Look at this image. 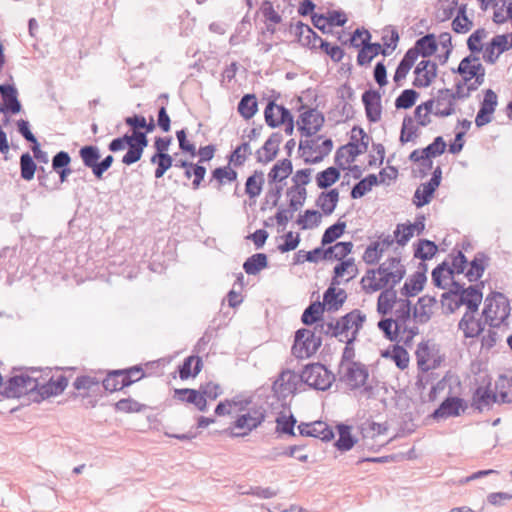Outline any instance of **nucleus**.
I'll use <instances>...</instances> for the list:
<instances>
[{
    "label": "nucleus",
    "instance_id": "1",
    "mask_svg": "<svg viewBox=\"0 0 512 512\" xmlns=\"http://www.w3.org/2000/svg\"><path fill=\"white\" fill-rule=\"evenodd\" d=\"M147 146L148 138L146 132L131 131V133H125L120 137L112 139L108 144V150L116 153L127 148V152L122 157V163L130 166L142 158Z\"/></svg>",
    "mask_w": 512,
    "mask_h": 512
},
{
    "label": "nucleus",
    "instance_id": "2",
    "mask_svg": "<svg viewBox=\"0 0 512 512\" xmlns=\"http://www.w3.org/2000/svg\"><path fill=\"white\" fill-rule=\"evenodd\" d=\"M27 373H21L10 377L0 390V394L5 398H20L22 395H29V399L35 396V389L38 387V376L36 373L41 371L37 368H27Z\"/></svg>",
    "mask_w": 512,
    "mask_h": 512
},
{
    "label": "nucleus",
    "instance_id": "3",
    "mask_svg": "<svg viewBox=\"0 0 512 512\" xmlns=\"http://www.w3.org/2000/svg\"><path fill=\"white\" fill-rule=\"evenodd\" d=\"M508 298L501 292H493L485 299L483 316L491 327H499L510 315Z\"/></svg>",
    "mask_w": 512,
    "mask_h": 512
},
{
    "label": "nucleus",
    "instance_id": "4",
    "mask_svg": "<svg viewBox=\"0 0 512 512\" xmlns=\"http://www.w3.org/2000/svg\"><path fill=\"white\" fill-rule=\"evenodd\" d=\"M299 377L300 380L309 387L321 391L328 390L336 380L335 374L321 363H311L306 365Z\"/></svg>",
    "mask_w": 512,
    "mask_h": 512
},
{
    "label": "nucleus",
    "instance_id": "5",
    "mask_svg": "<svg viewBox=\"0 0 512 512\" xmlns=\"http://www.w3.org/2000/svg\"><path fill=\"white\" fill-rule=\"evenodd\" d=\"M322 345V337L315 331L301 328L295 332L294 344L291 352L298 359L309 358L314 355Z\"/></svg>",
    "mask_w": 512,
    "mask_h": 512
},
{
    "label": "nucleus",
    "instance_id": "6",
    "mask_svg": "<svg viewBox=\"0 0 512 512\" xmlns=\"http://www.w3.org/2000/svg\"><path fill=\"white\" fill-rule=\"evenodd\" d=\"M322 138L323 136H318L316 139L300 140L299 151L302 152L301 156L306 164L320 163L332 151V139L326 138L318 144Z\"/></svg>",
    "mask_w": 512,
    "mask_h": 512
},
{
    "label": "nucleus",
    "instance_id": "7",
    "mask_svg": "<svg viewBox=\"0 0 512 512\" xmlns=\"http://www.w3.org/2000/svg\"><path fill=\"white\" fill-rule=\"evenodd\" d=\"M266 124L271 128L285 125V133L292 135L294 132V119L289 109L283 105H277L274 101H269L264 110Z\"/></svg>",
    "mask_w": 512,
    "mask_h": 512
},
{
    "label": "nucleus",
    "instance_id": "8",
    "mask_svg": "<svg viewBox=\"0 0 512 512\" xmlns=\"http://www.w3.org/2000/svg\"><path fill=\"white\" fill-rule=\"evenodd\" d=\"M339 381L345 383L351 390L363 387L369 377V371L361 362L348 363L345 367H338Z\"/></svg>",
    "mask_w": 512,
    "mask_h": 512
},
{
    "label": "nucleus",
    "instance_id": "9",
    "mask_svg": "<svg viewBox=\"0 0 512 512\" xmlns=\"http://www.w3.org/2000/svg\"><path fill=\"white\" fill-rule=\"evenodd\" d=\"M40 377H38V387L35 389V396L32 398L33 402L40 403L41 401L61 394L68 386V378L60 374L56 378L51 376L47 382L40 383Z\"/></svg>",
    "mask_w": 512,
    "mask_h": 512
},
{
    "label": "nucleus",
    "instance_id": "10",
    "mask_svg": "<svg viewBox=\"0 0 512 512\" xmlns=\"http://www.w3.org/2000/svg\"><path fill=\"white\" fill-rule=\"evenodd\" d=\"M325 122L324 115L317 109L309 108L301 113L298 120V130L305 137H311L321 130Z\"/></svg>",
    "mask_w": 512,
    "mask_h": 512
},
{
    "label": "nucleus",
    "instance_id": "11",
    "mask_svg": "<svg viewBox=\"0 0 512 512\" xmlns=\"http://www.w3.org/2000/svg\"><path fill=\"white\" fill-rule=\"evenodd\" d=\"M369 139L368 134L361 127L354 126L352 128L350 141L346 144L349 156L348 163L353 162L357 156L367 151Z\"/></svg>",
    "mask_w": 512,
    "mask_h": 512
},
{
    "label": "nucleus",
    "instance_id": "12",
    "mask_svg": "<svg viewBox=\"0 0 512 512\" xmlns=\"http://www.w3.org/2000/svg\"><path fill=\"white\" fill-rule=\"evenodd\" d=\"M497 105V94L492 89H487L484 92V97L480 104V109L475 118V124L477 127H483L492 121L493 114Z\"/></svg>",
    "mask_w": 512,
    "mask_h": 512
},
{
    "label": "nucleus",
    "instance_id": "13",
    "mask_svg": "<svg viewBox=\"0 0 512 512\" xmlns=\"http://www.w3.org/2000/svg\"><path fill=\"white\" fill-rule=\"evenodd\" d=\"M425 229V226H397V229L394 231V236L387 235V236H380L379 239L380 242V248H383V252L388 249L396 240V242L403 246L405 245L410 238L413 237L414 232L416 231L417 234H420Z\"/></svg>",
    "mask_w": 512,
    "mask_h": 512
},
{
    "label": "nucleus",
    "instance_id": "14",
    "mask_svg": "<svg viewBox=\"0 0 512 512\" xmlns=\"http://www.w3.org/2000/svg\"><path fill=\"white\" fill-rule=\"evenodd\" d=\"M362 102L365 108L367 120L376 123L381 119L382 106L381 94L375 89L366 90L362 94Z\"/></svg>",
    "mask_w": 512,
    "mask_h": 512
},
{
    "label": "nucleus",
    "instance_id": "15",
    "mask_svg": "<svg viewBox=\"0 0 512 512\" xmlns=\"http://www.w3.org/2000/svg\"><path fill=\"white\" fill-rule=\"evenodd\" d=\"M261 425V419L253 418L245 413L238 415L232 426L224 432L230 437L238 438L247 436L252 430Z\"/></svg>",
    "mask_w": 512,
    "mask_h": 512
},
{
    "label": "nucleus",
    "instance_id": "16",
    "mask_svg": "<svg viewBox=\"0 0 512 512\" xmlns=\"http://www.w3.org/2000/svg\"><path fill=\"white\" fill-rule=\"evenodd\" d=\"M298 430L301 436L318 438L324 442H329L334 438L333 430L322 421L314 423L302 422L298 425Z\"/></svg>",
    "mask_w": 512,
    "mask_h": 512
},
{
    "label": "nucleus",
    "instance_id": "17",
    "mask_svg": "<svg viewBox=\"0 0 512 512\" xmlns=\"http://www.w3.org/2000/svg\"><path fill=\"white\" fill-rule=\"evenodd\" d=\"M298 376L291 370H283L272 384V391L278 399L286 398L296 390Z\"/></svg>",
    "mask_w": 512,
    "mask_h": 512
},
{
    "label": "nucleus",
    "instance_id": "18",
    "mask_svg": "<svg viewBox=\"0 0 512 512\" xmlns=\"http://www.w3.org/2000/svg\"><path fill=\"white\" fill-rule=\"evenodd\" d=\"M290 32L295 35L297 41L302 46L308 47L309 49H316L317 42L321 38L309 25L302 21H297L295 24H291Z\"/></svg>",
    "mask_w": 512,
    "mask_h": 512
},
{
    "label": "nucleus",
    "instance_id": "19",
    "mask_svg": "<svg viewBox=\"0 0 512 512\" xmlns=\"http://www.w3.org/2000/svg\"><path fill=\"white\" fill-rule=\"evenodd\" d=\"M283 140L280 132H274L266 140L264 145L256 151V158L259 163H269L274 160L279 151V145Z\"/></svg>",
    "mask_w": 512,
    "mask_h": 512
},
{
    "label": "nucleus",
    "instance_id": "20",
    "mask_svg": "<svg viewBox=\"0 0 512 512\" xmlns=\"http://www.w3.org/2000/svg\"><path fill=\"white\" fill-rule=\"evenodd\" d=\"M465 402L459 397H447L437 409L432 413L434 419L448 418L451 416H459L460 410L466 409Z\"/></svg>",
    "mask_w": 512,
    "mask_h": 512
},
{
    "label": "nucleus",
    "instance_id": "21",
    "mask_svg": "<svg viewBox=\"0 0 512 512\" xmlns=\"http://www.w3.org/2000/svg\"><path fill=\"white\" fill-rule=\"evenodd\" d=\"M423 267L422 271H416L413 273L404 283L400 290V293L406 297H413L419 294L423 289L427 281L426 276V264H421Z\"/></svg>",
    "mask_w": 512,
    "mask_h": 512
},
{
    "label": "nucleus",
    "instance_id": "22",
    "mask_svg": "<svg viewBox=\"0 0 512 512\" xmlns=\"http://www.w3.org/2000/svg\"><path fill=\"white\" fill-rule=\"evenodd\" d=\"M437 303L435 296L424 295L419 297L417 305L413 307V318L419 324L428 323L432 316L433 306Z\"/></svg>",
    "mask_w": 512,
    "mask_h": 512
},
{
    "label": "nucleus",
    "instance_id": "23",
    "mask_svg": "<svg viewBox=\"0 0 512 512\" xmlns=\"http://www.w3.org/2000/svg\"><path fill=\"white\" fill-rule=\"evenodd\" d=\"M173 398L181 402L193 404L201 412L207 410V401L204 395L200 393V390L190 388L175 389Z\"/></svg>",
    "mask_w": 512,
    "mask_h": 512
},
{
    "label": "nucleus",
    "instance_id": "24",
    "mask_svg": "<svg viewBox=\"0 0 512 512\" xmlns=\"http://www.w3.org/2000/svg\"><path fill=\"white\" fill-rule=\"evenodd\" d=\"M455 113V101L451 98L450 89H440L436 96L433 114L437 117H448Z\"/></svg>",
    "mask_w": 512,
    "mask_h": 512
},
{
    "label": "nucleus",
    "instance_id": "25",
    "mask_svg": "<svg viewBox=\"0 0 512 512\" xmlns=\"http://www.w3.org/2000/svg\"><path fill=\"white\" fill-rule=\"evenodd\" d=\"M0 96L10 113L17 114L21 111L22 105L18 99V90L13 84H0Z\"/></svg>",
    "mask_w": 512,
    "mask_h": 512
},
{
    "label": "nucleus",
    "instance_id": "26",
    "mask_svg": "<svg viewBox=\"0 0 512 512\" xmlns=\"http://www.w3.org/2000/svg\"><path fill=\"white\" fill-rule=\"evenodd\" d=\"M70 163L71 157L66 151L61 150L52 157V169L58 174L61 184L67 182L72 173Z\"/></svg>",
    "mask_w": 512,
    "mask_h": 512
},
{
    "label": "nucleus",
    "instance_id": "27",
    "mask_svg": "<svg viewBox=\"0 0 512 512\" xmlns=\"http://www.w3.org/2000/svg\"><path fill=\"white\" fill-rule=\"evenodd\" d=\"M489 257L484 252H477L473 260L469 264V268L466 272V277L470 282L478 281L484 274L486 267L488 266Z\"/></svg>",
    "mask_w": 512,
    "mask_h": 512
},
{
    "label": "nucleus",
    "instance_id": "28",
    "mask_svg": "<svg viewBox=\"0 0 512 512\" xmlns=\"http://www.w3.org/2000/svg\"><path fill=\"white\" fill-rule=\"evenodd\" d=\"M365 320L366 315L359 309H354L346 315L342 316L340 318V323L342 325V329H344L346 333L349 330H353L351 335H355V337H357V334L362 328Z\"/></svg>",
    "mask_w": 512,
    "mask_h": 512
},
{
    "label": "nucleus",
    "instance_id": "29",
    "mask_svg": "<svg viewBox=\"0 0 512 512\" xmlns=\"http://www.w3.org/2000/svg\"><path fill=\"white\" fill-rule=\"evenodd\" d=\"M458 328L463 331L465 338L477 337L484 326L480 320L475 319L474 313L466 312L458 323Z\"/></svg>",
    "mask_w": 512,
    "mask_h": 512
},
{
    "label": "nucleus",
    "instance_id": "30",
    "mask_svg": "<svg viewBox=\"0 0 512 512\" xmlns=\"http://www.w3.org/2000/svg\"><path fill=\"white\" fill-rule=\"evenodd\" d=\"M482 301V292L478 286H469L462 295H459V304L466 305L467 311L475 313L478 311Z\"/></svg>",
    "mask_w": 512,
    "mask_h": 512
},
{
    "label": "nucleus",
    "instance_id": "31",
    "mask_svg": "<svg viewBox=\"0 0 512 512\" xmlns=\"http://www.w3.org/2000/svg\"><path fill=\"white\" fill-rule=\"evenodd\" d=\"M100 383H101V381L97 377H94V376H89V375L78 376L73 382V387L78 392H72L70 394V398H72V399H76L78 397L85 398L87 396V394L80 393V391L81 390L91 391L94 389V387L98 388Z\"/></svg>",
    "mask_w": 512,
    "mask_h": 512
},
{
    "label": "nucleus",
    "instance_id": "32",
    "mask_svg": "<svg viewBox=\"0 0 512 512\" xmlns=\"http://www.w3.org/2000/svg\"><path fill=\"white\" fill-rule=\"evenodd\" d=\"M203 367L202 358L199 356H189L184 359L183 363L179 366L178 372L182 380L188 379L189 377L197 376Z\"/></svg>",
    "mask_w": 512,
    "mask_h": 512
},
{
    "label": "nucleus",
    "instance_id": "33",
    "mask_svg": "<svg viewBox=\"0 0 512 512\" xmlns=\"http://www.w3.org/2000/svg\"><path fill=\"white\" fill-rule=\"evenodd\" d=\"M292 171L293 165L291 160H279L273 165L270 172L268 173V181L270 184L281 182L285 180L292 173Z\"/></svg>",
    "mask_w": 512,
    "mask_h": 512
},
{
    "label": "nucleus",
    "instance_id": "34",
    "mask_svg": "<svg viewBox=\"0 0 512 512\" xmlns=\"http://www.w3.org/2000/svg\"><path fill=\"white\" fill-rule=\"evenodd\" d=\"M397 292L392 287H388L380 293L377 300V312L380 315H387L393 309L395 303L398 302Z\"/></svg>",
    "mask_w": 512,
    "mask_h": 512
},
{
    "label": "nucleus",
    "instance_id": "35",
    "mask_svg": "<svg viewBox=\"0 0 512 512\" xmlns=\"http://www.w3.org/2000/svg\"><path fill=\"white\" fill-rule=\"evenodd\" d=\"M79 157L83 165L90 168L93 175H95L97 163L101 158L100 149L95 145L82 146L79 150Z\"/></svg>",
    "mask_w": 512,
    "mask_h": 512
},
{
    "label": "nucleus",
    "instance_id": "36",
    "mask_svg": "<svg viewBox=\"0 0 512 512\" xmlns=\"http://www.w3.org/2000/svg\"><path fill=\"white\" fill-rule=\"evenodd\" d=\"M436 37L432 33H428L425 36L416 40L415 45L412 47L415 51H419V56L427 58L432 56L437 51Z\"/></svg>",
    "mask_w": 512,
    "mask_h": 512
},
{
    "label": "nucleus",
    "instance_id": "37",
    "mask_svg": "<svg viewBox=\"0 0 512 512\" xmlns=\"http://www.w3.org/2000/svg\"><path fill=\"white\" fill-rule=\"evenodd\" d=\"M362 288L365 292H376L387 288V279L380 276L376 279V271L374 269H368L366 275L361 279Z\"/></svg>",
    "mask_w": 512,
    "mask_h": 512
},
{
    "label": "nucleus",
    "instance_id": "38",
    "mask_svg": "<svg viewBox=\"0 0 512 512\" xmlns=\"http://www.w3.org/2000/svg\"><path fill=\"white\" fill-rule=\"evenodd\" d=\"M339 200V192L337 189H331L327 192H321L316 200V205L321 208L322 212L330 215L335 210Z\"/></svg>",
    "mask_w": 512,
    "mask_h": 512
},
{
    "label": "nucleus",
    "instance_id": "39",
    "mask_svg": "<svg viewBox=\"0 0 512 512\" xmlns=\"http://www.w3.org/2000/svg\"><path fill=\"white\" fill-rule=\"evenodd\" d=\"M268 267V257L265 253H256L248 257L243 263V269L248 275H257Z\"/></svg>",
    "mask_w": 512,
    "mask_h": 512
},
{
    "label": "nucleus",
    "instance_id": "40",
    "mask_svg": "<svg viewBox=\"0 0 512 512\" xmlns=\"http://www.w3.org/2000/svg\"><path fill=\"white\" fill-rule=\"evenodd\" d=\"M352 242H338L333 246L323 248L324 260H342L351 253Z\"/></svg>",
    "mask_w": 512,
    "mask_h": 512
},
{
    "label": "nucleus",
    "instance_id": "41",
    "mask_svg": "<svg viewBox=\"0 0 512 512\" xmlns=\"http://www.w3.org/2000/svg\"><path fill=\"white\" fill-rule=\"evenodd\" d=\"M337 429L339 438L335 442L336 448L342 452L349 451L356 443L355 438L351 434V427L346 424H339Z\"/></svg>",
    "mask_w": 512,
    "mask_h": 512
},
{
    "label": "nucleus",
    "instance_id": "42",
    "mask_svg": "<svg viewBox=\"0 0 512 512\" xmlns=\"http://www.w3.org/2000/svg\"><path fill=\"white\" fill-rule=\"evenodd\" d=\"M237 110L244 119H251L258 110L256 96L254 94H245L240 99Z\"/></svg>",
    "mask_w": 512,
    "mask_h": 512
},
{
    "label": "nucleus",
    "instance_id": "43",
    "mask_svg": "<svg viewBox=\"0 0 512 512\" xmlns=\"http://www.w3.org/2000/svg\"><path fill=\"white\" fill-rule=\"evenodd\" d=\"M324 310V304L319 301L312 302L301 316L302 323L307 326L317 323L321 320Z\"/></svg>",
    "mask_w": 512,
    "mask_h": 512
},
{
    "label": "nucleus",
    "instance_id": "44",
    "mask_svg": "<svg viewBox=\"0 0 512 512\" xmlns=\"http://www.w3.org/2000/svg\"><path fill=\"white\" fill-rule=\"evenodd\" d=\"M378 184V177L375 174H369L365 178L358 181L351 189V198L358 199L369 192L373 186Z\"/></svg>",
    "mask_w": 512,
    "mask_h": 512
},
{
    "label": "nucleus",
    "instance_id": "45",
    "mask_svg": "<svg viewBox=\"0 0 512 512\" xmlns=\"http://www.w3.org/2000/svg\"><path fill=\"white\" fill-rule=\"evenodd\" d=\"M340 178L339 168L328 167L325 170L317 173L316 184L320 189H327L336 183Z\"/></svg>",
    "mask_w": 512,
    "mask_h": 512
},
{
    "label": "nucleus",
    "instance_id": "46",
    "mask_svg": "<svg viewBox=\"0 0 512 512\" xmlns=\"http://www.w3.org/2000/svg\"><path fill=\"white\" fill-rule=\"evenodd\" d=\"M398 307L394 311L395 314V326H402L410 320L411 315L413 316L412 303L409 299H399Z\"/></svg>",
    "mask_w": 512,
    "mask_h": 512
},
{
    "label": "nucleus",
    "instance_id": "47",
    "mask_svg": "<svg viewBox=\"0 0 512 512\" xmlns=\"http://www.w3.org/2000/svg\"><path fill=\"white\" fill-rule=\"evenodd\" d=\"M276 433L285 434L288 436H296L294 428L297 423L296 418L293 414L286 416L284 413H280L276 420Z\"/></svg>",
    "mask_w": 512,
    "mask_h": 512
},
{
    "label": "nucleus",
    "instance_id": "48",
    "mask_svg": "<svg viewBox=\"0 0 512 512\" xmlns=\"http://www.w3.org/2000/svg\"><path fill=\"white\" fill-rule=\"evenodd\" d=\"M264 184V174L262 171H255L249 176L245 183V192L250 198L260 195Z\"/></svg>",
    "mask_w": 512,
    "mask_h": 512
},
{
    "label": "nucleus",
    "instance_id": "49",
    "mask_svg": "<svg viewBox=\"0 0 512 512\" xmlns=\"http://www.w3.org/2000/svg\"><path fill=\"white\" fill-rule=\"evenodd\" d=\"M498 396L499 395L489 389L477 388L473 396L475 407L481 411L484 407H488L497 402Z\"/></svg>",
    "mask_w": 512,
    "mask_h": 512
},
{
    "label": "nucleus",
    "instance_id": "50",
    "mask_svg": "<svg viewBox=\"0 0 512 512\" xmlns=\"http://www.w3.org/2000/svg\"><path fill=\"white\" fill-rule=\"evenodd\" d=\"M320 260H324L323 248L317 247L311 251L299 250L293 257V265H299L305 261L311 263H317Z\"/></svg>",
    "mask_w": 512,
    "mask_h": 512
},
{
    "label": "nucleus",
    "instance_id": "51",
    "mask_svg": "<svg viewBox=\"0 0 512 512\" xmlns=\"http://www.w3.org/2000/svg\"><path fill=\"white\" fill-rule=\"evenodd\" d=\"M286 196L288 198V206L292 208V210L298 211L305 203L307 198V190L306 188H296L289 187L286 191Z\"/></svg>",
    "mask_w": 512,
    "mask_h": 512
},
{
    "label": "nucleus",
    "instance_id": "52",
    "mask_svg": "<svg viewBox=\"0 0 512 512\" xmlns=\"http://www.w3.org/2000/svg\"><path fill=\"white\" fill-rule=\"evenodd\" d=\"M382 356H390L392 360L395 362L396 366L401 370H404L408 367L409 354L407 350L400 345H394L391 353L389 351H385L384 353H382Z\"/></svg>",
    "mask_w": 512,
    "mask_h": 512
},
{
    "label": "nucleus",
    "instance_id": "53",
    "mask_svg": "<svg viewBox=\"0 0 512 512\" xmlns=\"http://www.w3.org/2000/svg\"><path fill=\"white\" fill-rule=\"evenodd\" d=\"M472 25V21L466 15V5L463 4L458 8V14L452 21V29L455 33H466Z\"/></svg>",
    "mask_w": 512,
    "mask_h": 512
},
{
    "label": "nucleus",
    "instance_id": "54",
    "mask_svg": "<svg viewBox=\"0 0 512 512\" xmlns=\"http://www.w3.org/2000/svg\"><path fill=\"white\" fill-rule=\"evenodd\" d=\"M37 170V165L33 160V157L29 152H25L20 156V173L21 177L30 181L34 178L35 172Z\"/></svg>",
    "mask_w": 512,
    "mask_h": 512
},
{
    "label": "nucleus",
    "instance_id": "55",
    "mask_svg": "<svg viewBox=\"0 0 512 512\" xmlns=\"http://www.w3.org/2000/svg\"><path fill=\"white\" fill-rule=\"evenodd\" d=\"M418 136V127L414 124V119L406 115L402 122L401 132H400V142L405 144L414 140Z\"/></svg>",
    "mask_w": 512,
    "mask_h": 512
},
{
    "label": "nucleus",
    "instance_id": "56",
    "mask_svg": "<svg viewBox=\"0 0 512 512\" xmlns=\"http://www.w3.org/2000/svg\"><path fill=\"white\" fill-rule=\"evenodd\" d=\"M437 245L430 240H420L418 247L415 249L414 256L422 261L430 260L437 253Z\"/></svg>",
    "mask_w": 512,
    "mask_h": 512
},
{
    "label": "nucleus",
    "instance_id": "57",
    "mask_svg": "<svg viewBox=\"0 0 512 512\" xmlns=\"http://www.w3.org/2000/svg\"><path fill=\"white\" fill-rule=\"evenodd\" d=\"M371 33L365 28H357L349 37L348 40L342 41L339 36L338 39L343 45H349L354 48H359L368 41H371Z\"/></svg>",
    "mask_w": 512,
    "mask_h": 512
},
{
    "label": "nucleus",
    "instance_id": "58",
    "mask_svg": "<svg viewBox=\"0 0 512 512\" xmlns=\"http://www.w3.org/2000/svg\"><path fill=\"white\" fill-rule=\"evenodd\" d=\"M251 147L249 141L243 142L235 148L229 157V163H232L235 167L244 165L248 155H251Z\"/></svg>",
    "mask_w": 512,
    "mask_h": 512
},
{
    "label": "nucleus",
    "instance_id": "59",
    "mask_svg": "<svg viewBox=\"0 0 512 512\" xmlns=\"http://www.w3.org/2000/svg\"><path fill=\"white\" fill-rule=\"evenodd\" d=\"M444 272L448 277L453 278V269H450V263L447 261H443L432 270V282L437 288L445 289L446 287L443 284Z\"/></svg>",
    "mask_w": 512,
    "mask_h": 512
},
{
    "label": "nucleus",
    "instance_id": "60",
    "mask_svg": "<svg viewBox=\"0 0 512 512\" xmlns=\"http://www.w3.org/2000/svg\"><path fill=\"white\" fill-rule=\"evenodd\" d=\"M419 93L414 89H405L395 100V107L397 109H409L415 105Z\"/></svg>",
    "mask_w": 512,
    "mask_h": 512
},
{
    "label": "nucleus",
    "instance_id": "61",
    "mask_svg": "<svg viewBox=\"0 0 512 512\" xmlns=\"http://www.w3.org/2000/svg\"><path fill=\"white\" fill-rule=\"evenodd\" d=\"M378 328L384 333L385 337L390 341H397L401 331L400 326H395V321L392 318H382L378 322Z\"/></svg>",
    "mask_w": 512,
    "mask_h": 512
},
{
    "label": "nucleus",
    "instance_id": "62",
    "mask_svg": "<svg viewBox=\"0 0 512 512\" xmlns=\"http://www.w3.org/2000/svg\"><path fill=\"white\" fill-rule=\"evenodd\" d=\"M150 162L157 165L154 175L159 179L173 166L174 158L172 156H151Z\"/></svg>",
    "mask_w": 512,
    "mask_h": 512
},
{
    "label": "nucleus",
    "instance_id": "63",
    "mask_svg": "<svg viewBox=\"0 0 512 512\" xmlns=\"http://www.w3.org/2000/svg\"><path fill=\"white\" fill-rule=\"evenodd\" d=\"M487 36L484 28H478L467 39V47L472 54L480 53L483 50L482 40Z\"/></svg>",
    "mask_w": 512,
    "mask_h": 512
},
{
    "label": "nucleus",
    "instance_id": "64",
    "mask_svg": "<svg viewBox=\"0 0 512 512\" xmlns=\"http://www.w3.org/2000/svg\"><path fill=\"white\" fill-rule=\"evenodd\" d=\"M282 243L278 245V250L281 253H286L292 250H295L300 243V235L299 233H294L292 231L285 232L282 236Z\"/></svg>",
    "mask_w": 512,
    "mask_h": 512
}]
</instances>
